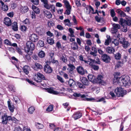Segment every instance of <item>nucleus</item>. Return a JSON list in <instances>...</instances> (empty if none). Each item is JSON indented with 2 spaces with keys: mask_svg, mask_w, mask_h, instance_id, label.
Segmentation results:
<instances>
[{
  "mask_svg": "<svg viewBox=\"0 0 131 131\" xmlns=\"http://www.w3.org/2000/svg\"><path fill=\"white\" fill-rule=\"evenodd\" d=\"M119 80L121 81L119 82V85L127 88L131 84L130 78L128 75L122 76L119 77Z\"/></svg>",
  "mask_w": 131,
  "mask_h": 131,
  "instance_id": "f257e3e1",
  "label": "nucleus"
},
{
  "mask_svg": "<svg viewBox=\"0 0 131 131\" xmlns=\"http://www.w3.org/2000/svg\"><path fill=\"white\" fill-rule=\"evenodd\" d=\"M34 43L29 41L26 43V46L24 48V50L26 53L29 55H31L32 53V51L34 50Z\"/></svg>",
  "mask_w": 131,
  "mask_h": 131,
  "instance_id": "f03ea898",
  "label": "nucleus"
},
{
  "mask_svg": "<svg viewBox=\"0 0 131 131\" xmlns=\"http://www.w3.org/2000/svg\"><path fill=\"white\" fill-rule=\"evenodd\" d=\"M115 92L117 96H123L125 94L126 91L121 87H117L115 89Z\"/></svg>",
  "mask_w": 131,
  "mask_h": 131,
  "instance_id": "7ed1b4c3",
  "label": "nucleus"
},
{
  "mask_svg": "<svg viewBox=\"0 0 131 131\" xmlns=\"http://www.w3.org/2000/svg\"><path fill=\"white\" fill-rule=\"evenodd\" d=\"M35 80L37 82H40L42 80H45L44 75L38 72L33 77Z\"/></svg>",
  "mask_w": 131,
  "mask_h": 131,
  "instance_id": "20e7f679",
  "label": "nucleus"
},
{
  "mask_svg": "<svg viewBox=\"0 0 131 131\" xmlns=\"http://www.w3.org/2000/svg\"><path fill=\"white\" fill-rule=\"evenodd\" d=\"M12 117L10 116H7L6 113H5L1 117L2 123L3 124L6 125L8 122L11 120Z\"/></svg>",
  "mask_w": 131,
  "mask_h": 131,
  "instance_id": "39448f33",
  "label": "nucleus"
},
{
  "mask_svg": "<svg viewBox=\"0 0 131 131\" xmlns=\"http://www.w3.org/2000/svg\"><path fill=\"white\" fill-rule=\"evenodd\" d=\"M44 6L47 9L50 10L52 13H54L55 11L54 5L53 4H49L48 2L44 5Z\"/></svg>",
  "mask_w": 131,
  "mask_h": 131,
  "instance_id": "423d86ee",
  "label": "nucleus"
},
{
  "mask_svg": "<svg viewBox=\"0 0 131 131\" xmlns=\"http://www.w3.org/2000/svg\"><path fill=\"white\" fill-rule=\"evenodd\" d=\"M113 27L111 28V32L112 33H114L117 32L118 29L120 28V26L118 24L114 23L113 24Z\"/></svg>",
  "mask_w": 131,
  "mask_h": 131,
  "instance_id": "0eeeda50",
  "label": "nucleus"
},
{
  "mask_svg": "<svg viewBox=\"0 0 131 131\" xmlns=\"http://www.w3.org/2000/svg\"><path fill=\"white\" fill-rule=\"evenodd\" d=\"M29 38L31 41L34 42L37 41L39 39L38 37L35 34L30 35L29 36Z\"/></svg>",
  "mask_w": 131,
  "mask_h": 131,
  "instance_id": "6e6552de",
  "label": "nucleus"
},
{
  "mask_svg": "<svg viewBox=\"0 0 131 131\" xmlns=\"http://www.w3.org/2000/svg\"><path fill=\"white\" fill-rule=\"evenodd\" d=\"M31 67L35 70L36 71H38L39 69H41L43 68L41 65L37 62L35 63L34 64L32 65Z\"/></svg>",
  "mask_w": 131,
  "mask_h": 131,
  "instance_id": "1a4fd4ad",
  "label": "nucleus"
},
{
  "mask_svg": "<svg viewBox=\"0 0 131 131\" xmlns=\"http://www.w3.org/2000/svg\"><path fill=\"white\" fill-rule=\"evenodd\" d=\"M82 114L79 112H75L72 116V118L74 120H77L80 118L82 116Z\"/></svg>",
  "mask_w": 131,
  "mask_h": 131,
  "instance_id": "9d476101",
  "label": "nucleus"
},
{
  "mask_svg": "<svg viewBox=\"0 0 131 131\" xmlns=\"http://www.w3.org/2000/svg\"><path fill=\"white\" fill-rule=\"evenodd\" d=\"M102 59L103 61L106 63H109L110 60V57L106 54H104L102 55Z\"/></svg>",
  "mask_w": 131,
  "mask_h": 131,
  "instance_id": "9b49d317",
  "label": "nucleus"
},
{
  "mask_svg": "<svg viewBox=\"0 0 131 131\" xmlns=\"http://www.w3.org/2000/svg\"><path fill=\"white\" fill-rule=\"evenodd\" d=\"M49 93L52 94H53L57 95H61V94H63L61 92L58 91H55L51 89H48L47 90Z\"/></svg>",
  "mask_w": 131,
  "mask_h": 131,
  "instance_id": "f8f14e48",
  "label": "nucleus"
},
{
  "mask_svg": "<svg viewBox=\"0 0 131 131\" xmlns=\"http://www.w3.org/2000/svg\"><path fill=\"white\" fill-rule=\"evenodd\" d=\"M44 71L46 73H50L52 71L51 67L48 64L45 65L44 67Z\"/></svg>",
  "mask_w": 131,
  "mask_h": 131,
  "instance_id": "ddd939ff",
  "label": "nucleus"
},
{
  "mask_svg": "<svg viewBox=\"0 0 131 131\" xmlns=\"http://www.w3.org/2000/svg\"><path fill=\"white\" fill-rule=\"evenodd\" d=\"M76 70L81 75H83L85 74V70L81 66L77 67Z\"/></svg>",
  "mask_w": 131,
  "mask_h": 131,
  "instance_id": "4468645a",
  "label": "nucleus"
},
{
  "mask_svg": "<svg viewBox=\"0 0 131 131\" xmlns=\"http://www.w3.org/2000/svg\"><path fill=\"white\" fill-rule=\"evenodd\" d=\"M117 74V73H115L114 74V77L113 80V83L115 84H118L119 85V82H120L121 81L119 80V77H118L116 76Z\"/></svg>",
  "mask_w": 131,
  "mask_h": 131,
  "instance_id": "2eb2a0df",
  "label": "nucleus"
},
{
  "mask_svg": "<svg viewBox=\"0 0 131 131\" xmlns=\"http://www.w3.org/2000/svg\"><path fill=\"white\" fill-rule=\"evenodd\" d=\"M89 80L93 83H96V80L93 74H90L87 76Z\"/></svg>",
  "mask_w": 131,
  "mask_h": 131,
  "instance_id": "dca6fc26",
  "label": "nucleus"
},
{
  "mask_svg": "<svg viewBox=\"0 0 131 131\" xmlns=\"http://www.w3.org/2000/svg\"><path fill=\"white\" fill-rule=\"evenodd\" d=\"M19 9L22 14H25L28 12L29 10V8L27 6L23 7L20 6Z\"/></svg>",
  "mask_w": 131,
  "mask_h": 131,
  "instance_id": "f3484780",
  "label": "nucleus"
},
{
  "mask_svg": "<svg viewBox=\"0 0 131 131\" xmlns=\"http://www.w3.org/2000/svg\"><path fill=\"white\" fill-rule=\"evenodd\" d=\"M0 3L1 4L2 10L5 12L7 11L8 9V6L4 4L2 0L0 1Z\"/></svg>",
  "mask_w": 131,
  "mask_h": 131,
  "instance_id": "a211bd4d",
  "label": "nucleus"
},
{
  "mask_svg": "<svg viewBox=\"0 0 131 131\" xmlns=\"http://www.w3.org/2000/svg\"><path fill=\"white\" fill-rule=\"evenodd\" d=\"M43 13L45 16L48 18L50 19L51 18L52 15L49 11L45 10L43 11Z\"/></svg>",
  "mask_w": 131,
  "mask_h": 131,
  "instance_id": "6ab92c4d",
  "label": "nucleus"
},
{
  "mask_svg": "<svg viewBox=\"0 0 131 131\" xmlns=\"http://www.w3.org/2000/svg\"><path fill=\"white\" fill-rule=\"evenodd\" d=\"M81 81L84 85L88 86L89 84V81L86 78L82 77L80 78Z\"/></svg>",
  "mask_w": 131,
  "mask_h": 131,
  "instance_id": "aec40b11",
  "label": "nucleus"
},
{
  "mask_svg": "<svg viewBox=\"0 0 131 131\" xmlns=\"http://www.w3.org/2000/svg\"><path fill=\"white\" fill-rule=\"evenodd\" d=\"M4 22L6 25L8 26H9L11 25V21L10 19L8 17H6L5 18Z\"/></svg>",
  "mask_w": 131,
  "mask_h": 131,
  "instance_id": "412c9836",
  "label": "nucleus"
},
{
  "mask_svg": "<svg viewBox=\"0 0 131 131\" xmlns=\"http://www.w3.org/2000/svg\"><path fill=\"white\" fill-rule=\"evenodd\" d=\"M23 70L24 72L26 74H28L30 70L29 67L28 66H25L23 68Z\"/></svg>",
  "mask_w": 131,
  "mask_h": 131,
  "instance_id": "4be33fe9",
  "label": "nucleus"
},
{
  "mask_svg": "<svg viewBox=\"0 0 131 131\" xmlns=\"http://www.w3.org/2000/svg\"><path fill=\"white\" fill-rule=\"evenodd\" d=\"M116 12L121 17H124L126 15L125 13L120 9H117Z\"/></svg>",
  "mask_w": 131,
  "mask_h": 131,
  "instance_id": "5701e85b",
  "label": "nucleus"
},
{
  "mask_svg": "<svg viewBox=\"0 0 131 131\" xmlns=\"http://www.w3.org/2000/svg\"><path fill=\"white\" fill-rule=\"evenodd\" d=\"M63 24L65 26H67L69 27H71V23L70 20L68 19H66L64 20Z\"/></svg>",
  "mask_w": 131,
  "mask_h": 131,
  "instance_id": "b1692460",
  "label": "nucleus"
},
{
  "mask_svg": "<svg viewBox=\"0 0 131 131\" xmlns=\"http://www.w3.org/2000/svg\"><path fill=\"white\" fill-rule=\"evenodd\" d=\"M94 60L91 59H89L87 61H84V62L85 63L89 64L90 66H92V67L94 65Z\"/></svg>",
  "mask_w": 131,
  "mask_h": 131,
  "instance_id": "393cba45",
  "label": "nucleus"
},
{
  "mask_svg": "<svg viewBox=\"0 0 131 131\" xmlns=\"http://www.w3.org/2000/svg\"><path fill=\"white\" fill-rule=\"evenodd\" d=\"M32 9L34 12L36 14H39L40 12V10L39 8L34 5H32Z\"/></svg>",
  "mask_w": 131,
  "mask_h": 131,
  "instance_id": "a878e982",
  "label": "nucleus"
},
{
  "mask_svg": "<svg viewBox=\"0 0 131 131\" xmlns=\"http://www.w3.org/2000/svg\"><path fill=\"white\" fill-rule=\"evenodd\" d=\"M103 76L100 75H98L96 79L97 82L96 83H101L103 81Z\"/></svg>",
  "mask_w": 131,
  "mask_h": 131,
  "instance_id": "bb28decb",
  "label": "nucleus"
},
{
  "mask_svg": "<svg viewBox=\"0 0 131 131\" xmlns=\"http://www.w3.org/2000/svg\"><path fill=\"white\" fill-rule=\"evenodd\" d=\"M7 104L8 108L10 111L11 112H13L14 109V105H11L10 104V102L9 101H7Z\"/></svg>",
  "mask_w": 131,
  "mask_h": 131,
  "instance_id": "cd10ccee",
  "label": "nucleus"
},
{
  "mask_svg": "<svg viewBox=\"0 0 131 131\" xmlns=\"http://www.w3.org/2000/svg\"><path fill=\"white\" fill-rule=\"evenodd\" d=\"M71 47L73 50L77 49L78 48V46L77 44L75 42H72L71 44Z\"/></svg>",
  "mask_w": 131,
  "mask_h": 131,
  "instance_id": "c85d7f7f",
  "label": "nucleus"
},
{
  "mask_svg": "<svg viewBox=\"0 0 131 131\" xmlns=\"http://www.w3.org/2000/svg\"><path fill=\"white\" fill-rule=\"evenodd\" d=\"M36 30L39 34L41 35L43 34L44 31L42 27H40L36 28Z\"/></svg>",
  "mask_w": 131,
  "mask_h": 131,
  "instance_id": "c756f323",
  "label": "nucleus"
},
{
  "mask_svg": "<svg viewBox=\"0 0 131 131\" xmlns=\"http://www.w3.org/2000/svg\"><path fill=\"white\" fill-rule=\"evenodd\" d=\"M68 66L69 67L68 68V70H69L70 72L72 71L75 68V66L69 63L68 64Z\"/></svg>",
  "mask_w": 131,
  "mask_h": 131,
  "instance_id": "7c9ffc66",
  "label": "nucleus"
},
{
  "mask_svg": "<svg viewBox=\"0 0 131 131\" xmlns=\"http://www.w3.org/2000/svg\"><path fill=\"white\" fill-rule=\"evenodd\" d=\"M106 51L109 53H112L115 52V50L113 48L108 47L106 49Z\"/></svg>",
  "mask_w": 131,
  "mask_h": 131,
  "instance_id": "2f4dec72",
  "label": "nucleus"
},
{
  "mask_svg": "<svg viewBox=\"0 0 131 131\" xmlns=\"http://www.w3.org/2000/svg\"><path fill=\"white\" fill-rule=\"evenodd\" d=\"M122 43L123 47L125 48H126L130 45L129 43L127 41H124Z\"/></svg>",
  "mask_w": 131,
  "mask_h": 131,
  "instance_id": "473e14b6",
  "label": "nucleus"
},
{
  "mask_svg": "<svg viewBox=\"0 0 131 131\" xmlns=\"http://www.w3.org/2000/svg\"><path fill=\"white\" fill-rule=\"evenodd\" d=\"M112 45H114L115 46H117L119 44V41L117 39H114L113 40H112Z\"/></svg>",
  "mask_w": 131,
  "mask_h": 131,
  "instance_id": "72a5a7b5",
  "label": "nucleus"
},
{
  "mask_svg": "<svg viewBox=\"0 0 131 131\" xmlns=\"http://www.w3.org/2000/svg\"><path fill=\"white\" fill-rule=\"evenodd\" d=\"M45 55V52L42 50L39 51L38 53V56L41 58H44Z\"/></svg>",
  "mask_w": 131,
  "mask_h": 131,
  "instance_id": "f704fd0d",
  "label": "nucleus"
},
{
  "mask_svg": "<svg viewBox=\"0 0 131 131\" xmlns=\"http://www.w3.org/2000/svg\"><path fill=\"white\" fill-rule=\"evenodd\" d=\"M12 29L14 31H16L17 30L18 27L16 22H14L12 23Z\"/></svg>",
  "mask_w": 131,
  "mask_h": 131,
  "instance_id": "c9c22d12",
  "label": "nucleus"
},
{
  "mask_svg": "<svg viewBox=\"0 0 131 131\" xmlns=\"http://www.w3.org/2000/svg\"><path fill=\"white\" fill-rule=\"evenodd\" d=\"M60 59L62 61L64 62H66L67 61V58L66 55L64 54H62L60 56Z\"/></svg>",
  "mask_w": 131,
  "mask_h": 131,
  "instance_id": "e433bc0d",
  "label": "nucleus"
},
{
  "mask_svg": "<svg viewBox=\"0 0 131 131\" xmlns=\"http://www.w3.org/2000/svg\"><path fill=\"white\" fill-rule=\"evenodd\" d=\"M47 41L49 44L51 45L53 44L54 42L53 39L50 37L47 38Z\"/></svg>",
  "mask_w": 131,
  "mask_h": 131,
  "instance_id": "4c0bfd02",
  "label": "nucleus"
},
{
  "mask_svg": "<svg viewBox=\"0 0 131 131\" xmlns=\"http://www.w3.org/2000/svg\"><path fill=\"white\" fill-rule=\"evenodd\" d=\"M35 110L34 107L32 106L28 108V111L30 114H33Z\"/></svg>",
  "mask_w": 131,
  "mask_h": 131,
  "instance_id": "58836bf2",
  "label": "nucleus"
},
{
  "mask_svg": "<svg viewBox=\"0 0 131 131\" xmlns=\"http://www.w3.org/2000/svg\"><path fill=\"white\" fill-rule=\"evenodd\" d=\"M121 57V54L119 52H118L114 54L115 58L116 59H120Z\"/></svg>",
  "mask_w": 131,
  "mask_h": 131,
  "instance_id": "ea45409f",
  "label": "nucleus"
},
{
  "mask_svg": "<svg viewBox=\"0 0 131 131\" xmlns=\"http://www.w3.org/2000/svg\"><path fill=\"white\" fill-rule=\"evenodd\" d=\"M72 20L73 22L74 25H76L78 24V22L76 19V17L74 15L72 16Z\"/></svg>",
  "mask_w": 131,
  "mask_h": 131,
  "instance_id": "a19ab883",
  "label": "nucleus"
},
{
  "mask_svg": "<svg viewBox=\"0 0 131 131\" xmlns=\"http://www.w3.org/2000/svg\"><path fill=\"white\" fill-rule=\"evenodd\" d=\"M36 127L38 129L43 128L44 127L42 124L39 123H36Z\"/></svg>",
  "mask_w": 131,
  "mask_h": 131,
  "instance_id": "79ce46f5",
  "label": "nucleus"
},
{
  "mask_svg": "<svg viewBox=\"0 0 131 131\" xmlns=\"http://www.w3.org/2000/svg\"><path fill=\"white\" fill-rule=\"evenodd\" d=\"M45 44L43 41L42 40H39L38 41L37 45L40 47H42L44 46Z\"/></svg>",
  "mask_w": 131,
  "mask_h": 131,
  "instance_id": "37998d69",
  "label": "nucleus"
},
{
  "mask_svg": "<svg viewBox=\"0 0 131 131\" xmlns=\"http://www.w3.org/2000/svg\"><path fill=\"white\" fill-rule=\"evenodd\" d=\"M63 2L66 8H70V7H71L69 3L67 0H64Z\"/></svg>",
  "mask_w": 131,
  "mask_h": 131,
  "instance_id": "c03bdc74",
  "label": "nucleus"
},
{
  "mask_svg": "<svg viewBox=\"0 0 131 131\" xmlns=\"http://www.w3.org/2000/svg\"><path fill=\"white\" fill-rule=\"evenodd\" d=\"M53 106L52 105H49L46 109V111L47 112H50L52 111Z\"/></svg>",
  "mask_w": 131,
  "mask_h": 131,
  "instance_id": "a18cd8bd",
  "label": "nucleus"
},
{
  "mask_svg": "<svg viewBox=\"0 0 131 131\" xmlns=\"http://www.w3.org/2000/svg\"><path fill=\"white\" fill-rule=\"evenodd\" d=\"M68 82L70 87L73 86L74 84V81L72 79H70Z\"/></svg>",
  "mask_w": 131,
  "mask_h": 131,
  "instance_id": "49530a36",
  "label": "nucleus"
},
{
  "mask_svg": "<svg viewBox=\"0 0 131 131\" xmlns=\"http://www.w3.org/2000/svg\"><path fill=\"white\" fill-rule=\"evenodd\" d=\"M125 24L129 26L131 25V18H129L126 20H125Z\"/></svg>",
  "mask_w": 131,
  "mask_h": 131,
  "instance_id": "de8ad7c7",
  "label": "nucleus"
},
{
  "mask_svg": "<svg viewBox=\"0 0 131 131\" xmlns=\"http://www.w3.org/2000/svg\"><path fill=\"white\" fill-rule=\"evenodd\" d=\"M125 20H124L123 18H121L119 19V23L122 26H123V25L125 24Z\"/></svg>",
  "mask_w": 131,
  "mask_h": 131,
  "instance_id": "09e8293b",
  "label": "nucleus"
},
{
  "mask_svg": "<svg viewBox=\"0 0 131 131\" xmlns=\"http://www.w3.org/2000/svg\"><path fill=\"white\" fill-rule=\"evenodd\" d=\"M4 43L7 45L9 46L11 45V43L8 40L6 39L4 41Z\"/></svg>",
  "mask_w": 131,
  "mask_h": 131,
  "instance_id": "8fccbe9b",
  "label": "nucleus"
},
{
  "mask_svg": "<svg viewBox=\"0 0 131 131\" xmlns=\"http://www.w3.org/2000/svg\"><path fill=\"white\" fill-rule=\"evenodd\" d=\"M112 33L113 34V37H115V38H118L120 36V35L119 33L118 32H117V31L114 33Z\"/></svg>",
  "mask_w": 131,
  "mask_h": 131,
  "instance_id": "3c124183",
  "label": "nucleus"
},
{
  "mask_svg": "<svg viewBox=\"0 0 131 131\" xmlns=\"http://www.w3.org/2000/svg\"><path fill=\"white\" fill-rule=\"evenodd\" d=\"M85 8L86 9V13L87 14H89L90 12V6L87 5V6L85 7Z\"/></svg>",
  "mask_w": 131,
  "mask_h": 131,
  "instance_id": "603ef678",
  "label": "nucleus"
},
{
  "mask_svg": "<svg viewBox=\"0 0 131 131\" xmlns=\"http://www.w3.org/2000/svg\"><path fill=\"white\" fill-rule=\"evenodd\" d=\"M23 23L24 24L28 25L30 24V21L28 19H26L23 21Z\"/></svg>",
  "mask_w": 131,
  "mask_h": 131,
  "instance_id": "864d4df0",
  "label": "nucleus"
},
{
  "mask_svg": "<svg viewBox=\"0 0 131 131\" xmlns=\"http://www.w3.org/2000/svg\"><path fill=\"white\" fill-rule=\"evenodd\" d=\"M75 3L78 7L80 6L81 4L80 0H74Z\"/></svg>",
  "mask_w": 131,
  "mask_h": 131,
  "instance_id": "5fc2aeb1",
  "label": "nucleus"
},
{
  "mask_svg": "<svg viewBox=\"0 0 131 131\" xmlns=\"http://www.w3.org/2000/svg\"><path fill=\"white\" fill-rule=\"evenodd\" d=\"M57 78L58 80L60 81L62 83L64 82V81L63 79L61 77L58 75H57Z\"/></svg>",
  "mask_w": 131,
  "mask_h": 131,
  "instance_id": "6e6d98bb",
  "label": "nucleus"
},
{
  "mask_svg": "<svg viewBox=\"0 0 131 131\" xmlns=\"http://www.w3.org/2000/svg\"><path fill=\"white\" fill-rule=\"evenodd\" d=\"M67 8V9L66 10L65 13L67 15H68L70 13L71 7H70V8Z\"/></svg>",
  "mask_w": 131,
  "mask_h": 131,
  "instance_id": "4d7b16f0",
  "label": "nucleus"
},
{
  "mask_svg": "<svg viewBox=\"0 0 131 131\" xmlns=\"http://www.w3.org/2000/svg\"><path fill=\"white\" fill-rule=\"evenodd\" d=\"M21 30L23 31H25L27 30V27L25 26H21L20 28Z\"/></svg>",
  "mask_w": 131,
  "mask_h": 131,
  "instance_id": "13d9d810",
  "label": "nucleus"
},
{
  "mask_svg": "<svg viewBox=\"0 0 131 131\" xmlns=\"http://www.w3.org/2000/svg\"><path fill=\"white\" fill-rule=\"evenodd\" d=\"M30 15L32 19H35L36 17V15L35 13L34 12H32L31 13Z\"/></svg>",
  "mask_w": 131,
  "mask_h": 131,
  "instance_id": "bf43d9fd",
  "label": "nucleus"
},
{
  "mask_svg": "<svg viewBox=\"0 0 131 131\" xmlns=\"http://www.w3.org/2000/svg\"><path fill=\"white\" fill-rule=\"evenodd\" d=\"M9 90L10 91H14L15 89V88L13 85H9L8 86Z\"/></svg>",
  "mask_w": 131,
  "mask_h": 131,
  "instance_id": "052dcab7",
  "label": "nucleus"
},
{
  "mask_svg": "<svg viewBox=\"0 0 131 131\" xmlns=\"http://www.w3.org/2000/svg\"><path fill=\"white\" fill-rule=\"evenodd\" d=\"M11 120L13 122L15 123H17L19 122V121L14 117H12Z\"/></svg>",
  "mask_w": 131,
  "mask_h": 131,
  "instance_id": "680f3d73",
  "label": "nucleus"
},
{
  "mask_svg": "<svg viewBox=\"0 0 131 131\" xmlns=\"http://www.w3.org/2000/svg\"><path fill=\"white\" fill-rule=\"evenodd\" d=\"M48 26L50 27L54 25V23L52 21H48Z\"/></svg>",
  "mask_w": 131,
  "mask_h": 131,
  "instance_id": "e2e57ef3",
  "label": "nucleus"
},
{
  "mask_svg": "<svg viewBox=\"0 0 131 131\" xmlns=\"http://www.w3.org/2000/svg\"><path fill=\"white\" fill-rule=\"evenodd\" d=\"M31 1L34 4L37 5L38 4V0H31Z\"/></svg>",
  "mask_w": 131,
  "mask_h": 131,
  "instance_id": "0e129e2a",
  "label": "nucleus"
},
{
  "mask_svg": "<svg viewBox=\"0 0 131 131\" xmlns=\"http://www.w3.org/2000/svg\"><path fill=\"white\" fill-rule=\"evenodd\" d=\"M111 16L112 17H114L115 16V13L113 9H112L111 10Z\"/></svg>",
  "mask_w": 131,
  "mask_h": 131,
  "instance_id": "69168bd1",
  "label": "nucleus"
},
{
  "mask_svg": "<svg viewBox=\"0 0 131 131\" xmlns=\"http://www.w3.org/2000/svg\"><path fill=\"white\" fill-rule=\"evenodd\" d=\"M57 28L60 30H62L64 28L61 25H58L57 26Z\"/></svg>",
  "mask_w": 131,
  "mask_h": 131,
  "instance_id": "338daca9",
  "label": "nucleus"
},
{
  "mask_svg": "<svg viewBox=\"0 0 131 131\" xmlns=\"http://www.w3.org/2000/svg\"><path fill=\"white\" fill-rule=\"evenodd\" d=\"M14 131H22V130L20 127L18 126L15 128Z\"/></svg>",
  "mask_w": 131,
  "mask_h": 131,
  "instance_id": "774afa93",
  "label": "nucleus"
}]
</instances>
